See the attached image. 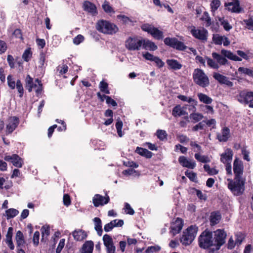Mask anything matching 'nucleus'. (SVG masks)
Instances as JSON below:
<instances>
[{
	"mask_svg": "<svg viewBox=\"0 0 253 253\" xmlns=\"http://www.w3.org/2000/svg\"><path fill=\"white\" fill-rule=\"evenodd\" d=\"M187 114L186 112L183 110L180 105H177L172 109V115L174 117H180Z\"/></svg>",
	"mask_w": 253,
	"mask_h": 253,
	"instance_id": "2f4dec72",
	"label": "nucleus"
},
{
	"mask_svg": "<svg viewBox=\"0 0 253 253\" xmlns=\"http://www.w3.org/2000/svg\"><path fill=\"white\" fill-rule=\"evenodd\" d=\"M206 126L205 125V121H203L199 122L198 124L194 126L192 128V130L193 131H197L199 130L205 129Z\"/></svg>",
	"mask_w": 253,
	"mask_h": 253,
	"instance_id": "a18cd8bd",
	"label": "nucleus"
},
{
	"mask_svg": "<svg viewBox=\"0 0 253 253\" xmlns=\"http://www.w3.org/2000/svg\"><path fill=\"white\" fill-rule=\"evenodd\" d=\"M164 42L166 45L178 50L183 51L187 48L183 42L178 41L175 38H166L164 39Z\"/></svg>",
	"mask_w": 253,
	"mask_h": 253,
	"instance_id": "9d476101",
	"label": "nucleus"
},
{
	"mask_svg": "<svg viewBox=\"0 0 253 253\" xmlns=\"http://www.w3.org/2000/svg\"><path fill=\"white\" fill-rule=\"evenodd\" d=\"M190 118L192 120V122L196 123L200 121L204 118V116L199 113H192L190 114Z\"/></svg>",
	"mask_w": 253,
	"mask_h": 253,
	"instance_id": "e433bc0d",
	"label": "nucleus"
},
{
	"mask_svg": "<svg viewBox=\"0 0 253 253\" xmlns=\"http://www.w3.org/2000/svg\"><path fill=\"white\" fill-rule=\"evenodd\" d=\"M19 124V119L16 116L10 117L8 120L6 125V134L11 133L18 126Z\"/></svg>",
	"mask_w": 253,
	"mask_h": 253,
	"instance_id": "dca6fc26",
	"label": "nucleus"
},
{
	"mask_svg": "<svg viewBox=\"0 0 253 253\" xmlns=\"http://www.w3.org/2000/svg\"><path fill=\"white\" fill-rule=\"evenodd\" d=\"M117 18L122 21L124 24L133 23V21L131 18L124 15H119L117 16Z\"/></svg>",
	"mask_w": 253,
	"mask_h": 253,
	"instance_id": "3c124183",
	"label": "nucleus"
},
{
	"mask_svg": "<svg viewBox=\"0 0 253 253\" xmlns=\"http://www.w3.org/2000/svg\"><path fill=\"white\" fill-rule=\"evenodd\" d=\"M252 94H253V91L243 90L241 91L239 94L237 95V99L241 103L248 105L250 100L252 98Z\"/></svg>",
	"mask_w": 253,
	"mask_h": 253,
	"instance_id": "f3484780",
	"label": "nucleus"
},
{
	"mask_svg": "<svg viewBox=\"0 0 253 253\" xmlns=\"http://www.w3.org/2000/svg\"><path fill=\"white\" fill-rule=\"evenodd\" d=\"M219 21L225 30L229 31L232 28V26L230 25L228 21L224 18H220Z\"/></svg>",
	"mask_w": 253,
	"mask_h": 253,
	"instance_id": "79ce46f5",
	"label": "nucleus"
},
{
	"mask_svg": "<svg viewBox=\"0 0 253 253\" xmlns=\"http://www.w3.org/2000/svg\"><path fill=\"white\" fill-rule=\"evenodd\" d=\"M179 164L183 167L193 169L196 166L195 162L193 160H188L183 156H180L178 158Z\"/></svg>",
	"mask_w": 253,
	"mask_h": 253,
	"instance_id": "412c9836",
	"label": "nucleus"
},
{
	"mask_svg": "<svg viewBox=\"0 0 253 253\" xmlns=\"http://www.w3.org/2000/svg\"><path fill=\"white\" fill-rule=\"evenodd\" d=\"M228 188L235 196L241 195L245 190V180L243 178H234V179L228 178Z\"/></svg>",
	"mask_w": 253,
	"mask_h": 253,
	"instance_id": "7ed1b4c3",
	"label": "nucleus"
},
{
	"mask_svg": "<svg viewBox=\"0 0 253 253\" xmlns=\"http://www.w3.org/2000/svg\"><path fill=\"white\" fill-rule=\"evenodd\" d=\"M96 28L99 32L109 35L115 34L118 31V28L116 25L104 20L98 21Z\"/></svg>",
	"mask_w": 253,
	"mask_h": 253,
	"instance_id": "20e7f679",
	"label": "nucleus"
},
{
	"mask_svg": "<svg viewBox=\"0 0 253 253\" xmlns=\"http://www.w3.org/2000/svg\"><path fill=\"white\" fill-rule=\"evenodd\" d=\"M65 241V240L64 239H61L60 240V242L58 244L57 248L56 250V253H61V251L62 250L63 248L64 247Z\"/></svg>",
	"mask_w": 253,
	"mask_h": 253,
	"instance_id": "0e129e2a",
	"label": "nucleus"
},
{
	"mask_svg": "<svg viewBox=\"0 0 253 253\" xmlns=\"http://www.w3.org/2000/svg\"><path fill=\"white\" fill-rule=\"evenodd\" d=\"M143 42L142 39L140 40L136 37H129L126 41V47L129 50H139L140 49Z\"/></svg>",
	"mask_w": 253,
	"mask_h": 253,
	"instance_id": "1a4fd4ad",
	"label": "nucleus"
},
{
	"mask_svg": "<svg viewBox=\"0 0 253 253\" xmlns=\"http://www.w3.org/2000/svg\"><path fill=\"white\" fill-rule=\"evenodd\" d=\"M185 174L191 181L194 182L196 181L197 179V174L196 173L193 172H189L188 170H186L185 172Z\"/></svg>",
	"mask_w": 253,
	"mask_h": 253,
	"instance_id": "6e6d98bb",
	"label": "nucleus"
},
{
	"mask_svg": "<svg viewBox=\"0 0 253 253\" xmlns=\"http://www.w3.org/2000/svg\"><path fill=\"white\" fill-rule=\"evenodd\" d=\"M233 171L235 174V177L237 178H242L243 173V165L241 161L238 158H235L233 163Z\"/></svg>",
	"mask_w": 253,
	"mask_h": 253,
	"instance_id": "4468645a",
	"label": "nucleus"
},
{
	"mask_svg": "<svg viewBox=\"0 0 253 253\" xmlns=\"http://www.w3.org/2000/svg\"><path fill=\"white\" fill-rule=\"evenodd\" d=\"M213 59L207 58V64L211 68L217 69L220 65H225L228 60L226 58L235 61H241L242 58L234 54L231 51L222 49L221 50V54L216 52H212L211 54Z\"/></svg>",
	"mask_w": 253,
	"mask_h": 253,
	"instance_id": "f03ea898",
	"label": "nucleus"
},
{
	"mask_svg": "<svg viewBox=\"0 0 253 253\" xmlns=\"http://www.w3.org/2000/svg\"><path fill=\"white\" fill-rule=\"evenodd\" d=\"M190 145L193 148L195 152L200 153L202 151L201 146H200L196 141H190Z\"/></svg>",
	"mask_w": 253,
	"mask_h": 253,
	"instance_id": "5fc2aeb1",
	"label": "nucleus"
},
{
	"mask_svg": "<svg viewBox=\"0 0 253 253\" xmlns=\"http://www.w3.org/2000/svg\"><path fill=\"white\" fill-rule=\"evenodd\" d=\"M42 232V241H46L50 234V227L49 225H45L42 227L41 229Z\"/></svg>",
	"mask_w": 253,
	"mask_h": 253,
	"instance_id": "f704fd0d",
	"label": "nucleus"
},
{
	"mask_svg": "<svg viewBox=\"0 0 253 253\" xmlns=\"http://www.w3.org/2000/svg\"><path fill=\"white\" fill-rule=\"evenodd\" d=\"M161 248L160 247L156 246H151L149 247L146 250V253H153L155 252H157L160 250Z\"/></svg>",
	"mask_w": 253,
	"mask_h": 253,
	"instance_id": "e2e57ef3",
	"label": "nucleus"
},
{
	"mask_svg": "<svg viewBox=\"0 0 253 253\" xmlns=\"http://www.w3.org/2000/svg\"><path fill=\"white\" fill-rule=\"evenodd\" d=\"M94 243L92 241H86L80 250L81 253H92Z\"/></svg>",
	"mask_w": 253,
	"mask_h": 253,
	"instance_id": "a878e982",
	"label": "nucleus"
},
{
	"mask_svg": "<svg viewBox=\"0 0 253 253\" xmlns=\"http://www.w3.org/2000/svg\"><path fill=\"white\" fill-rule=\"evenodd\" d=\"M68 67L66 64H62L59 65L58 67L57 70L59 72V73L61 75L66 73L68 71Z\"/></svg>",
	"mask_w": 253,
	"mask_h": 253,
	"instance_id": "680f3d73",
	"label": "nucleus"
},
{
	"mask_svg": "<svg viewBox=\"0 0 253 253\" xmlns=\"http://www.w3.org/2000/svg\"><path fill=\"white\" fill-rule=\"evenodd\" d=\"M32 54L30 50V49H27L24 52L22 55V58L24 61L28 62L31 59V58L32 57Z\"/></svg>",
	"mask_w": 253,
	"mask_h": 253,
	"instance_id": "603ef678",
	"label": "nucleus"
},
{
	"mask_svg": "<svg viewBox=\"0 0 253 253\" xmlns=\"http://www.w3.org/2000/svg\"><path fill=\"white\" fill-rule=\"evenodd\" d=\"M226 233L223 229H217L213 233L205 230L199 237V245L201 248L218 251L225 243Z\"/></svg>",
	"mask_w": 253,
	"mask_h": 253,
	"instance_id": "f257e3e1",
	"label": "nucleus"
},
{
	"mask_svg": "<svg viewBox=\"0 0 253 253\" xmlns=\"http://www.w3.org/2000/svg\"><path fill=\"white\" fill-rule=\"evenodd\" d=\"M84 10L92 15L97 14L96 7L95 4L89 1H85L83 3Z\"/></svg>",
	"mask_w": 253,
	"mask_h": 253,
	"instance_id": "393cba45",
	"label": "nucleus"
},
{
	"mask_svg": "<svg viewBox=\"0 0 253 253\" xmlns=\"http://www.w3.org/2000/svg\"><path fill=\"white\" fill-rule=\"evenodd\" d=\"M108 84L107 83H106L103 81L100 83L99 87H100V90L102 92H103L104 93H105L106 94L110 93V91L108 89Z\"/></svg>",
	"mask_w": 253,
	"mask_h": 253,
	"instance_id": "8fccbe9b",
	"label": "nucleus"
},
{
	"mask_svg": "<svg viewBox=\"0 0 253 253\" xmlns=\"http://www.w3.org/2000/svg\"><path fill=\"white\" fill-rule=\"evenodd\" d=\"M230 136V129L227 127H224L220 133L217 135V138L220 142H226Z\"/></svg>",
	"mask_w": 253,
	"mask_h": 253,
	"instance_id": "5701e85b",
	"label": "nucleus"
},
{
	"mask_svg": "<svg viewBox=\"0 0 253 253\" xmlns=\"http://www.w3.org/2000/svg\"><path fill=\"white\" fill-rule=\"evenodd\" d=\"M183 221L180 218H177L176 220L171 223L170 226V232L174 236L179 233L182 229Z\"/></svg>",
	"mask_w": 253,
	"mask_h": 253,
	"instance_id": "6ab92c4d",
	"label": "nucleus"
},
{
	"mask_svg": "<svg viewBox=\"0 0 253 253\" xmlns=\"http://www.w3.org/2000/svg\"><path fill=\"white\" fill-rule=\"evenodd\" d=\"M8 86L11 89L15 88L16 83L12 75H9L7 78Z\"/></svg>",
	"mask_w": 253,
	"mask_h": 253,
	"instance_id": "09e8293b",
	"label": "nucleus"
},
{
	"mask_svg": "<svg viewBox=\"0 0 253 253\" xmlns=\"http://www.w3.org/2000/svg\"><path fill=\"white\" fill-rule=\"evenodd\" d=\"M15 240L17 245V248H22L25 243L23 234L20 231H18L16 232Z\"/></svg>",
	"mask_w": 253,
	"mask_h": 253,
	"instance_id": "c756f323",
	"label": "nucleus"
},
{
	"mask_svg": "<svg viewBox=\"0 0 253 253\" xmlns=\"http://www.w3.org/2000/svg\"><path fill=\"white\" fill-rule=\"evenodd\" d=\"M102 8L108 13H114L115 11L113 7L109 4L108 2H105L102 5Z\"/></svg>",
	"mask_w": 253,
	"mask_h": 253,
	"instance_id": "de8ad7c7",
	"label": "nucleus"
},
{
	"mask_svg": "<svg viewBox=\"0 0 253 253\" xmlns=\"http://www.w3.org/2000/svg\"><path fill=\"white\" fill-rule=\"evenodd\" d=\"M221 215L219 211L211 212L210 217L211 225L213 226L218 223L221 220Z\"/></svg>",
	"mask_w": 253,
	"mask_h": 253,
	"instance_id": "c85d7f7f",
	"label": "nucleus"
},
{
	"mask_svg": "<svg viewBox=\"0 0 253 253\" xmlns=\"http://www.w3.org/2000/svg\"><path fill=\"white\" fill-rule=\"evenodd\" d=\"M252 71L253 70L250 69L245 67H240L238 69V72L239 73L244 74L250 76L252 75Z\"/></svg>",
	"mask_w": 253,
	"mask_h": 253,
	"instance_id": "bf43d9fd",
	"label": "nucleus"
},
{
	"mask_svg": "<svg viewBox=\"0 0 253 253\" xmlns=\"http://www.w3.org/2000/svg\"><path fill=\"white\" fill-rule=\"evenodd\" d=\"M197 96L200 101L206 104H210L212 102L211 98L203 93H198Z\"/></svg>",
	"mask_w": 253,
	"mask_h": 253,
	"instance_id": "72a5a7b5",
	"label": "nucleus"
},
{
	"mask_svg": "<svg viewBox=\"0 0 253 253\" xmlns=\"http://www.w3.org/2000/svg\"><path fill=\"white\" fill-rule=\"evenodd\" d=\"M190 33L195 38L198 39L203 42L207 41L208 32L204 28H196L193 26L191 28Z\"/></svg>",
	"mask_w": 253,
	"mask_h": 253,
	"instance_id": "9b49d317",
	"label": "nucleus"
},
{
	"mask_svg": "<svg viewBox=\"0 0 253 253\" xmlns=\"http://www.w3.org/2000/svg\"><path fill=\"white\" fill-rule=\"evenodd\" d=\"M198 228L196 225H191L183 232L180 242L185 246L189 245L195 238Z\"/></svg>",
	"mask_w": 253,
	"mask_h": 253,
	"instance_id": "39448f33",
	"label": "nucleus"
},
{
	"mask_svg": "<svg viewBox=\"0 0 253 253\" xmlns=\"http://www.w3.org/2000/svg\"><path fill=\"white\" fill-rule=\"evenodd\" d=\"M212 41L216 45H221L223 43V45L225 46L229 45L230 43L227 37L224 36H221L217 34L213 35Z\"/></svg>",
	"mask_w": 253,
	"mask_h": 253,
	"instance_id": "aec40b11",
	"label": "nucleus"
},
{
	"mask_svg": "<svg viewBox=\"0 0 253 253\" xmlns=\"http://www.w3.org/2000/svg\"><path fill=\"white\" fill-rule=\"evenodd\" d=\"M4 160L7 162H10L14 167L19 168H22L24 164L23 159L17 154L5 155Z\"/></svg>",
	"mask_w": 253,
	"mask_h": 253,
	"instance_id": "ddd939ff",
	"label": "nucleus"
},
{
	"mask_svg": "<svg viewBox=\"0 0 253 253\" xmlns=\"http://www.w3.org/2000/svg\"><path fill=\"white\" fill-rule=\"evenodd\" d=\"M111 222L112 223L113 227H122L124 224V221L122 219H114L112 220Z\"/></svg>",
	"mask_w": 253,
	"mask_h": 253,
	"instance_id": "338daca9",
	"label": "nucleus"
},
{
	"mask_svg": "<svg viewBox=\"0 0 253 253\" xmlns=\"http://www.w3.org/2000/svg\"><path fill=\"white\" fill-rule=\"evenodd\" d=\"M84 37L82 35H78L73 39V42L76 45H78L84 41Z\"/></svg>",
	"mask_w": 253,
	"mask_h": 253,
	"instance_id": "052dcab7",
	"label": "nucleus"
},
{
	"mask_svg": "<svg viewBox=\"0 0 253 253\" xmlns=\"http://www.w3.org/2000/svg\"><path fill=\"white\" fill-rule=\"evenodd\" d=\"M135 152L140 155L145 157L146 158H151L152 157L153 153L147 149L139 147H137Z\"/></svg>",
	"mask_w": 253,
	"mask_h": 253,
	"instance_id": "7c9ffc66",
	"label": "nucleus"
},
{
	"mask_svg": "<svg viewBox=\"0 0 253 253\" xmlns=\"http://www.w3.org/2000/svg\"><path fill=\"white\" fill-rule=\"evenodd\" d=\"M205 170L210 175H215L218 172V170L214 168H211L209 165H205L204 166Z\"/></svg>",
	"mask_w": 253,
	"mask_h": 253,
	"instance_id": "49530a36",
	"label": "nucleus"
},
{
	"mask_svg": "<svg viewBox=\"0 0 253 253\" xmlns=\"http://www.w3.org/2000/svg\"><path fill=\"white\" fill-rule=\"evenodd\" d=\"M220 5L221 2L219 0H212L210 4L211 11L212 12H215Z\"/></svg>",
	"mask_w": 253,
	"mask_h": 253,
	"instance_id": "37998d69",
	"label": "nucleus"
},
{
	"mask_svg": "<svg viewBox=\"0 0 253 253\" xmlns=\"http://www.w3.org/2000/svg\"><path fill=\"white\" fill-rule=\"evenodd\" d=\"M19 213V211L15 209L10 208L5 211V216L7 219L14 218Z\"/></svg>",
	"mask_w": 253,
	"mask_h": 253,
	"instance_id": "c9c22d12",
	"label": "nucleus"
},
{
	"mask_svg": "<svg viewBox=\"0 0 253 253\" xmlns=\"http://www.w3.org/2000/svg\"><path fill=\"white\" fill-rule=\"evenodd\" d=\"M109 201L110 198L107 194L104 197L99 194H95L92 199L93 204L95 207L107 204Z\"/></svg>",
	"mask_w": 253,
	"mask_h": 253,
	"instance_id": "a211bd4d",
	"label": "nucleus"
},
{
	"mask_svg": "<svg viewBox=\"0 0 253 253\" xmlns=\"http://www.w3.org/2000/svg\"><path fill=\"white\" fill-rule=\"evenodd\" d=\"M94 222V228L96 231L97 234L101 236L102 234V222L99 217H95L93 219Z\"/></svg>",
	"mask_w": 253,
	"mask_h": 253,
	"instance_id": "473e14b6",
	"label": "nucleus"
},
{
	"mask_svg": "<svg viewBox=\"0 0 253 253\" xmlns=\"http://www.w3.org/2000/svg\"><path fill=\"white\" fill-rule=\"evenodd\" d=\"M141 28L143 31L147 32L150 34L156 40H162L164 37L163 32L159 30L157 28L154 27L151 24L148 23L142 24Z\"/></svg>",
	"mask_w": 253,
	"mask_h": 253,
	"instance_id": "6e6552de",
	"label": "nucleus"
},
{
	"mask_svg": "<svg viewBox=\"0 0 253 253\" xmlns=\"http://www.w3.org/2000/svg\"><path fill=\"white\" fill-rule=\"evenodd\" d=\"M26 87L29 92H31L34 88L33 79L30 75H28L25 80Z\"/></svg>",
	"mask_w": 253,
	"mask_h": 253,
	"instance_id": "58836bf2",
	"label": "nucleus"
},
{
	"mask_svg": "<svg viewBox=\"0 0 253 253\" xmlns=\"http://www.w3.org/2000/svg\"><path fill=\"white\" fill-rule=\"evenodd\" d=\"M153 61L159 68L163 67L165 65V63L159 57L157 56L154 58Z\"/></svg>",
	"mask_w": 253,
	"mask_h": 253,
	"instance_id": "774afa93",
	"label": "nucleus"
},
{
	"mask_svg": "<svg viewBox=\"0 0 253 253\" xmlns=\"http://www.w3.org/2000/svg\"><path fill=\"white\" fill-rule=\"evenodd\" d=\"M203 21L205 22L206 27H208L211 24V19L208 13H205L203 17Z\"/></svg>",
	"mask_w": 253,
	"mask_h": 253,
	"instance_id": "4d7b16f0",
	"label": "nucleus"
},
{
	"mask_svg": "<svg viewBox=\"0 0 253 253\" xmlns=\"http://www.w3.org/2000/svg\"><path fill=\"white\" fill-rule=\"evenodd\" d=\"M236 237L235 244L238 246L240 245L244 239L243 235L242 233H239L236 234Z\"/></svg>",
	"mask_w": 253,
	"mask_h": 253,
	"instance_id": "69168bd1",
	"label": "nucleus"
},
{
	"mask_svg": "<svg viewBox=\"0 0 253 253\" xmlns=\"http://www.w3.org/2000/svg\"><path fill=\"white\" fill-rule=\"evenodd\" d=\"M156 135L160 140L164 141L167 139V133L164 130L158 129L156 132Z\"/></svg>",
	"mask_w": 253,
	"mask_h": 253,
	"instance_id": "c03bdc74",
	"label": "nucleus"
},
{
	"mask_svg": "<svg viewBox=\"0 0 253 253\" xmlns=\"http://www.w3.org/2000/svg\"><path fill=\"white\" fill-rule=\"evenodd\" d=\"M195 158L199 162L203 163H209L211 161L210 158L206 155H201L199 153L195 154Z\"/></svg>",
	"mask_w": 253,
	"mask_h": 253,
	"instance_id": "4c0bfd02",
	"label": "nucleus"
},
{
	"mask_svg": "<svg viewBox=\"0 0 253 253\" xmlns=\"http://www.w3.org/2000/svg\"><path fill=\"white\" fill-rule=\"evenodd\" d=\"M245 24H246V28L249 30L253 31V19L249 18L248 19H245L243 20Z\"/></svg>",
	"mask_w": 253,
	"mask_h": 253,
	"instance_id": "864d4df0",
	"label": "nucleus"
},
{
	"mask_svg": "<svg viewBox=\"0 0 253 253\" xmlns=\"http://www.w3.org/2000/svg\"><path fill=\"white\" fill-rule=\"evenodd\" d=\"M15 87L18 92L19 96L20 98H22L24 94V88L22 83L20 80H17L16 81Z\"/></svg>",
	"mask_w": 253,
	"mask_h": 253,
	"instance_id": "a19ab883",
	"label": "nucleus"
},
{
	"mask_svg": "<svg viewBox=\"0 0 253 253\" xmlns=\"http://www.w3.org/2000/svg\"><path fill=\"white\" fill-rule=\"evenodd\" d=\"M125 210V212L126 214H128L130 215H133L134 213V210L131 208L130 205L127 203H126L125 204V207L124 208Z\"/></svg>",
	"mask_w": 253,
	"mask_h": 253,
	"instance_id": "13d9d810",
	"label": "nucleus"
},
{
	"mask_svg": "<svg viewBox=\"0 0 253 253\" xmlns=\"http://www.w3.org/2000/svg\"><path fill=\"white\" fill-rule=\"evenodd\" d=\"M194 83L202 87H206L210 84V81L207 75L201 69H195L193 73Z\"/></svg>",
	"mask_w": 253,
	"mask_h": 253,
	"instance_id": "423d86ee",
	"label": "nucleus"
},
{
	"mask_svg": "<svg viewBox=\"0 0 253 253\" xmlns=\"http://www.w3.org/2000/svg\"><path fill=\"white\" fill-rule=\"evenodd\" d=\"M220 161L224 164L225 166V169L227 174H232L231 162L233 156V152L230 148H226L224 152L221 154Z\"/></svg>",
	"mask_w": 253,
	"mask_h": 253,
	"instance_id": "0eeeda50",
	"label": "nucleus"
},
{
	"mask_svg": "<svg viewBox=\"0 0 253 253\" xmlns=\"http://www.w3.org/2000/svg\"><path fill=\"white\" fill-rule=\"evenodd\" d=\"M226 9L232 13H240L244 12V9L240 6L239 0H231V1L225 2Z\"/></svg>",
	"mask_w": 253,
	"mask_h": 253,
	"instance_id": "f8f14e48",
	"label": "nucleus"
},
{
	"mask_svg": "<svg viewBox=\"0 0 253 253\" xmlns=\"http://www.w3.org/2000/svg\"><path fill=\"white\" fill-rule=\"evenodd\" d=\"M72 235L76 241H82L87 236L86 232L82 229L75 230L72 232Z\"/></svg>",
	"mask_w": 253,
	"mask_h": 253,
	"instance_id": "b1692460",
	"label": "nucleus"
},
{
	"mask_svg": "<svg viewBox=\"0 0 253 253\" xmlns=\"http://www.w3.org/2000/svg\"><path fill=\"white\" fill-rule=\"evenodd\" d=\"M103 241L106 248L107 253H115L116 247L112 237L108 234H105L103 237Z\"/></svg>",
	"mask_w": 253,
	"mask_h": 253,
	"instance_id": "2eb2a0df",
	"label": "nucleus"
},
{
	"mask_svg": "<svg viewBox=\"0 0 253 253\" xmlns=\"http://www.w3.org/2000/svg\"><path fill=\"white\" fill-rule=\"evenodd\" d=\"M142 42H143L142 45L143 48L146 50L155 51L158 48V47L156 44L150 40L142 39Z\"/></svg>",
	"mask_w": 253,
	"mask_h": 253,
	"instance_id": "cd10ccee",
	"label": "nucleus"
},
{
	"mask_svg": "<svg viewBox=\"0 0 253 253\" xmlns=\"http://www.w3.org/2000/svg\"><path fill=\"white\" fill-rule=\"evenodd\" d=\"M190 104L185 105L184 108L188 109L189 111H192V113H194L196 111V106L197 105V101L193 99V101L189 103Z\"/></svg>",
	"mask_w": 253,
	"mask_h": 253,
	"instance_id": "ea45409f",
	"label": "nucleus"
},
{
	"mask_svg": "<svg viewBox=\"0 0 253 253\" xmlns=\"http://www.w3.org/2000/svg\"><path fill=\"white\" fill-rule=\"evenodd\" d=\"M166 63L169 69L173 70H179L182 68V65L177 60L171 59H167Z\"/></svg>",
	"mask_w": 253,
	"mask_h": 253,
	"instance_id": "bb28decb",
	"label": "nucleus"
},
{
	"mask_svg": "<svg viewBox=\"0 0 253 253\" xmlns=\"http://www.w3.org/2000/svg\"><path fill=\"white\" fill-rule=\"evenodd\" d=\"M213 77L221 84H225L229 86H231L233 83L230 81L228 78L218 73H214Z\"/></svg>",
	"mask_w": 253,
	"mask_h": 253,
	"instance_id": "4be33fe9",
	"label": "nucleus"
}]
</instances>
